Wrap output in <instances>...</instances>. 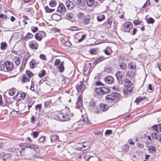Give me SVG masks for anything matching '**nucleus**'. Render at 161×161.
Segmentation results:
<instances>
[{"mask_svg":"<svg viewBox=\"0 0 161 161\" xmlns=\"http://www.w3.org/2000/svg\"><path fill=\"white\" fill-rule=\"evenodd\" d=\"M70 112L68 108H66L63 110L62 112L59 113L57 117L62 121H65L70 119L69 114Z\"/></svg>","mask_w":161,"mask_h":161,"instance_id":"nucleus-1","label":"nucleus"},{"mask_svg":"<svg viewBox=\"0 0 161 161\" xmlns=\"http://www.w3.org/2000/svg\"><path fill=\"white\" fill-rule=\"evenodd\" d=\"M120 97L119 93L117 92H114L111 94H108L105 97V100L108 103H114Z\"/></svg>","mask_w":161,"mask_h":161,"instance_id":"nucleus-2","label":"nucleus"},{"mask_svg":"<svg viewBox=\"0 0 161 161\" xmlns=\"http://www.w3.org/2000/svg\"><path fill=\"white\" fill-rule=\"evenodd\" d=\"M90 147V143L87 144L86 142L79 143L76 144V149L77 150L85 151Z\"/></svg>","mask_w":161,"mask_h":161,"instance_id":"nucleus-3","label":"nucleus"},{"mask_svg":"<svg viewBox=\"0 0 161 161\" xmlns=\"http://www.w3.org/2000/svg\"><path fill=\"white\" fill-rule=\"evenodd\" d=\"M124 31L126 32H129L130 29L133 27L132 23L130 22H127L125 23L123 25Z\"/></svg>","mask_w":161,"mask_h":161,"instance_id":"nucleus-4","label":"nucleus"},{"mask_svg":"<svg viewBox=\"0 0 161 161\" xmlns=\"http://www.w3.org/2000/svg\"><path fill=\"white\" fill-rule=\"evenodd\" d=\"M124 87L127 89L130 88L132 85V82L128 79H125L123 81Z\"/></svg>","mask_w":161,"mask_h":161,"instance_id":"nucleus-5","label":"nucleus"},{"mask_svg":"<svg viewBox=\"0 0 161 161\" xmlns=\"http://www.w3.org/2000/svg\"><path fill=\"white\" fill-rule=\"evenodd\" d=\"M6 69L7 71H9L12 70L14 68L13 64L9 61L5 62Z\"/></svg>","mask_w":161,"mask_h":161,"instance_id":"nucleus-6","label":"nucleus"},{"mask_svg":"<svg viewBox=\"0 0 161 161\" xmlns=\"http://www.w3.org/2000/svg\"><path fill=\"white\" fill-rule=\"evenodd\" d=\"M91 64L90 63H87L86 64L84 69V73L85 75H87L89 74L91 69Z\"/></svg>","mask_w":161,"mask_h":161,"instance_id":"nucleus-7","label":"nucleus"},{"mask_svg":"<svg viewBox=\"0 0 161 161\" xmlns=\"http://www.w3.org/2000/svg\"><path fill=\"white\" fill-rule=\"evenodd\" d=\"M65 4L67 8L69 10H72L75 6L74 4L69 0H67Z\"/></svg>","mask_w":161,"mask_h":161,"instance_id":"nucleus-8","label":"nucleus"},{"mask_svg":"<svg viewBox=\"0 0 161 161\" xmlns=\"http://www.w3.org/2000/svg\"><path fill=\"white\" fill-rule=\"evenodd\" d=\"M29 45L31 49L35 50L38 49L39 46L38 44L36 42H30L29 43Z\"/></svg>","mask_w":161,"mask_h":161,"instance_id":"nucleus-9","label":"nucleus"},{"mask_svg":"<svg viewBox=\"0 0 161 161\" xmlns=\"http://www.w3.org/2000/svg\"><path fill=\"white\" fill-rule=\"evenodd\" d=\"M66 10V8L65 5L62 3H60L57 8V10L58 12L60 13H62L65 12Z\"/></svg>","mask_w":161,"mask_h":161,"instance_id":"nucleus-10","label":"nucleus"},{"mask_svg":"<svg viewBox=\"0 0 161 161\" xmlns=\"http://www.w3.org/2000/svg\"><path fill=\"white\" fill-rule=\"evenodd\" d=\"M85 88V86L81 83L78 84L76 86V88L78 92H82Z\"/></svg>","mask_w":161,"mask_h":161,"instance_id":"nucleus-11","label":"nucleus"},{"mask_svg":"<svg viewBox=\"0 0 161 161\" xmlns=\"http://www.w3.org/2000/svg\"><path fill=\"white\" fill-rule=\"evenodd\" d=\"M115 75L118 80V81L122 83V78L123 75L122 73L120 72H118L116 73Z\"/></svg>","mask_w":161,"mask_h":161,"instance_id":"nucleus-12","label":"nucleus"},{"mask_svg":"<svg viewBox=\"0 0 161 161\" xmlns=\"http://www.w3.org/2000/svg\"><path fill=\"white\" fill-rule=\"evenodd\" d=\"M114 80L113 77L111 76H108L105 78V81L106 83L109 84L112 83Z\"/></svg>","mask_w":161,"mask_h":161,"instance_id":"nucleus-13","label":"nucleus"},{"mask_svg":"<svg viewBox=\"0 0 161 161\" xmlns=\"http://www.w3.org/2000/svg\"><path fill=\"white\" fill-rule=\"evenodd\" d=\"M153 129L157 132L159 131L161 132V124L158 125H156L153 126Z\"/></svg>","mask_w":161,"mask_h":161,"instance_id":"nucleus-14","label":"nucleus"},{"mask_svg":"<svg viewBox=\"0 0 161 161\" xmlns=\"http://www.w3.org/2000/svg\"><path fill=\"white\" fill-rule=\"evenodd\" d=\"M100 109L103 111L107 110L108 108V105L104 103L101 104L100 105Z\"/></svg>","mask_w":161,"mask_h":161,"instance_id":"nucleus-15","label":"nucleus"},{"mask_svg":"<svg viewBox=\"0 0 161 161\" xmlns=\"http://www.w3.org/2000/svg\"><path fill=\"white\" fill-rule=\"evenodd\" d=\"M38 62H37L34 59H32L29 63L30 66L31 68H33L36 66V65Z\"/></svg>","mask_w":161,"mask_h":161,"instance_id":"nucleus-16","label":"nucleus"},{"mask_svg":"<svg viewBox=\"0 0 161 161\" xmlns=\"http://www.w3.org/2000/svg\"><path fill=\"white\" fill-rule=\"evenodd\" d=\"M30 78L27 76V75H23L22 77L21 81L23 83H24L25 82L29 81L30 80Z\"/></svg>","mask_w":161,"mask_h":161,"instance_id":"nucleus-17","label":"nucleus"},{"mask_svg":"<svg viewBox=\"0 0 161 161\" xmlns=\"http://www.w3.org/2000/svg\"><path fill=\"white\" fill-rule=\"evenodd\" d=\"M5 62H4L3 61L0 62V70L5 71Z\"/></svg>","mask_w":161,"mask_h":161,"instance_id":"nucleus-18","label":"nucleus"},{"mask_svg":"<svg viewBox=\"0 0 161 161\" xmlns=\"http://www.w3.org/2000/svg\"><path fill=\"white\" fill-rule=\"evenodd\" d=\"M95 91L97 94L99 95H103L102 87L96 88Z\"/></svg>","mask_w":161,"mask_h":161,"instance_id":"nucleus-19","label":"nucleus"},{"mask_svg":"<svg viewBox=\"0 0 161 161\" xmlns=\"http://www.w3.org/2000/svg\"><path fill=\"white\" fill-rule=\"evenodd\" d=\"M50 139L51 142H53L54 141H57L58 139V136L56 134H53L50 136Z\"/></svg>","mask_w":161,"mask_h":161,"instance_id":"nucleus-20","label":"nucleus"},{"mask_svg":"<svg viewBox=\"0 0 161 161\" xmlns=\"http://www.w3.org/2000/svg\"><path fill=\"white\" fill-rule=\"evenodd\" d=\"M86 3L89 7L92 6L95 3V0H86Z\"/></svg>","mask_w":161,"mask_h":161,"instance_id":"nucleus-21","label":"nucleus"},{"mask_svg":"<svg viewBox=\"0 0 161 161\" xmlns=\"http://www.w3.org/2000/svg\"><path fill=\"white\" fill-rule=\"evenodd\" d=\"M14 60L15 63L17 66L19 65L20 64V59L19 57L17 56L15 57L14 58Z\"/></svg>","mask_w":161,"mask_h":161,"instance_id":"nucleus-22","label":"nucleus"},{"mask_svg":"<svg viewBox=\"0 0 161 161\" xmlns=\"http://www.w3.org/2000/svg\"><path fill=\"white\" fill-rule=\"evenodd\" d=\"M64 64V61L61 62L60 66L58 67H57L59 70V71L61 72L64 71V67L63 65Z\"/></svg>","mask_w":161,"mask_h":161,"instance_id":"nucleus-23","label":"nucleus"},{"mask_svg":"<svg viewBox=\"0 0 161 161\" xmlns=\"http://www.w3.org/2000/svg\"><path fill=\"white\" fill-rule=\"evenodd\" d=\"M83 23L85 25H87L89 24L91 21L87 17H85V18L82 20Z\"/></svg>","mask_w":161,"mask_h":161,"instance_id":"nucleus-24","label":"nucleus"},{"mask_svg":"<svg viewBox=\"0 0 161 161\" xmlns=\"http://www.w3.org/2000/svg\"><path fill=\"white\" fill-rule=\"evenodd\" d=\"M105 16L103 14L98 15L97 17V20L98 21L101 22L104 19Z\"/></svg>","mask_w":161,"mask_h":161,"instance_id":"nucleus-25","label":"nucleus"},{"mask_svg":"<svg viewBox=\"0 0 161 161\" xmlns=\"http://www.w3.org/2000/svg\"><path fill=\"white\" fill-rule=\"evenodd\" d=\"M26 148H30L31 149H34L35 150L38 148V147L33 144L27 145L25 147Z\"/></svg>","mask_w":161,"mask_h":161,"instance_id":"nucleus-26","label":"nucleus"},{"mask_svg":"<svg viewBox=\"0 0 161 161\" xmlns=\"http://www.w3.org/2000/svg\"><path fill=\"white\" fill-rule=\"evenodd\" d=\"M73 17V15L72 14L70 13H68L66 15V18L68 20L72 19Z\"/></svg>","mask_w":161,"mask_h":161,"instance_id":"nucleus-27","label":"nucleus"},{"mask_svg":"<svg viewBox=\"0 0 161 161\" xmlns=\"http://www.w3.org/2000/svg\"><path fill=\"white\" fill-rule=\"evenodd\" d=\"M102 88L103 94L107 93L110 91L108 87H102Z\"/></svg>","mask_w":161,"mask_h":161,"instance_id":"nucleus-28","label":"nucleus"},{"mask_svg":"<svg viewBox=\"0 0 161 161\" xmlns=\"http://www.w3.org/2000/svg\"><path fill=\"white\" fill-rule=\"evenodd\" d=\"M45 11L47 13H51L53 12L54 10V9L50 8L48 6H46L45 7Z\"/></svg>","mask_w":161,"mask_h":161,"instance_id":"nucleus-29","label":"nucleus"},{"mask_svg":"<svg viewBox=\"0 0 161 161\" xmlns=\"http://www.w3.org/2000/svg\"><path fill=\"white\" fill-rule=\"evenodd\" d=\"M35 38L37 40L40 41L42 38V36L40 35V33H38L35 34Z\"/></svg>","mask_w":161,"mask_h":161,"instance_id":"nucleus-30","label":"nucleus"},{"mask_svg":"<svg viewBox=\"0 0 161 161\" xmlns=\"http://www.w3.org/2000/svg\"><path fill=\"white\" fill-rule=\"evenodd\" d=\"M112 22L110 19H108V20L107 23L105 25V27L107 29H109L111 27Z\"/></svg>","mask_w":161,"mask_h":161,"instance_id":"nucleus-31","label":"nucleus"},{"mask_svg":"<svg viewBox=\"0 0 161 161\" xmlns=\"http://www.w3.org/2000/svg\"><path fill=\"white\" fill-rule=\"evenodd\" d=\"M17 96L19 97V99H24L25 97V93L23 92L22 93H19Z\"/></svg>","mask_w":161,"mask_h":161,"instance_id":"nucleus-32","label":"nucleus"},{"mask_svg":"<svg viewBox=\"0 0 161 161\" xmlns=\"http://www.w3.org/2000/svg\"><path fill=\"white\" fill-rule=\"evenodd\" d=\"M105 58H104V57L101 56L100 57L98 58L97 60L95 61L94 63L96 62V63H99L101 61L104 60Z\"/></svg>","mask_w":161,"mask_h":161,"instance_id":"nucleus-33","label":"nucleus"},{"mask_svg":"<svg viewBox=\"0 0 161 161\" xmlns=\"http://www.w3.org/2000/svg\"><path fill=\"white\" fill-rule=\"evenodd\" d=\"M120 67L122 69L125 70L127 68L126 65L125 63L122 62L119 64Z\"/></svg>","mask_w":161,"mask_h":161,"instance_id":"nucleus-34","label":"nucleus"},{"mask_svg":"<svg viewBox=\"0 0 161 161\" xmlns=\"http://www.w3.org/2000/svg\"><path fill=\"white\" fill-rule=\"evenodd\" d=\"M26 74L25 75H27V76L29 77L30 78H31V77L33 75V74L29 70L26 71Z\"/></svg>","mask_w":161,"mask_h":161,"instance_id":"nucleus-35","label":"nucleus"},{"mask_svg":"<svg viewBox=\"0 0 161 161\" xmlns=\"http://www.w3.org/2000/svg\"><path fill=\"white\" fill-rule=\"evenodd\" d=\"M1 48L2 50H4L7 46V44L5 42H2L1 44Z\"/></svg>","mask_w":161,"mask_h":161,"instance_id":"nucleus-36","label":"nucleus"},{"mask_svg":"<svg viewBox=\"0 0 161 161\" xmlns=\"http://www.w3.org/2000/svg\"><path fill=\"white\" fill-rule=\"evenodd\" d=\"M85 14L82 12H79L77 14V17L79 19H81L84 17Z\"/></svg>","mask_w":161,"mask_h":161,"instance_id":"nucleus-37","label":"nucleus"},{"mask_svg":"<svg viewBox=\"0 0 161 161\" xmlns=\"http://www.w3.org/2000/svg\"><path fill=\"white\" fill-rule=\"evenodd\" d=\"M57 2L55 1H51L49 3V5L51 7H54L56 6Z\"/></svg>","mask_w":161,"mask_h":161,"instance_id":"nucleus-38","label":"nucleus"},{"mask_svg":"<svg viewBox=\"0 0 161 161\" xmlns=\"http://www.w3.org/2000/svg\"><path fill=\"white\" fill-rule=\"evenodd\" d=\"M148 149L150 151H155L156 147L153 145H149L148 146Z\"/></svg>","mask_w":161,"mask_h":161,"instance_id":"nucleus-39","label":"nucleus"},{"mask_svg":"<svg viewBox=\"0 0 161 161\" xmlns=\"http://www.w3.org/2000/svg\"><path fill=\"white\" fill-rule=\"evenodd\" d=\"M7 155H4V153L2 152V153H0V158H2L3 160H5L7 158Z\"/></svg>","mask_w":161,"mask_h":161,"instance_id":"nucleus-40","label":"nucleus"},{"mask_svg":"<svg viewBox=\"0 0 161 161\" xmlns=\"http://www.w3.org/2000/svg\"><path fill=\"white\" fill-rule=\"evenodd\" d=\"M53 18L56 19V20H59L60 19V16L57 14H54L53 15Z\"/></svg>","mask_w":161,"mask_h":161,"instance_id":"nucleus-41","label":"nucleus"},{"mask_svg":"<svg viewBox=\"0 0 161 161\" xmlns=\"http://www.w3.org/2000/svg\"><path fill=\"white\" fill-rule=\"evenodd\" d=\"M143 99V98L140 97H139L135 101V102L137 103H138L142 101Z\"/></svg>","mask_w":161,"mask_h":161,"instance_id":"nucleus-42","label":"nucleus"},{"mask_svg":"<svg viewBox=\"0 0 161 161\" xmlns=\"http://www.w3.org/2000/svg\"><path fill=\"white\" fill-rule=\"evenodd\" d=\"M129 148V145L128 144H125L123 147V150L124 151L128 150Z\"/></svg>","mask_w":161,"mask_h":161,"instance_id":"nucleus-43","label":"nucleus"},{"mask_svg":"<svg viewBox=\"0 0 161 161\" xmlns=\"http://www.w3.org/2000/svg\"><path fill=\"white\" fill-rule=\"evenodd\" d=\"M79 127V124L77 123L74 124L72 126V129L73 130H77Z\"/></svg>","mask_w":161,"mask_h":161,"instance_id":"nucleus-44","label":"nucleus"},{"mask_svg":"<svg viewBox=\"0 0 161 161\" xmlns=\"http://www.w3.org/2000/svg\"><path fill=\"white\" fill-rule=\"evenodd\" d=\"M16 92V91L15 89H12L9 91V93L11 96H13L15 94Z\"/></svg>","mask_w":161,"mask_h":161,"instance_id":"nucleus-45","label":"nucleus"},{"mask_svg":"<svg viewBox=\"0 0 161 161\" xmlns=\"http://www.w3.org/2000/svg\"><path fill=\"white\" fill-rule=\"evenodd\" d=\"M77 2L80 6H83L84 5V3L82 0H77Z\"/></svg>","mask_w":161,"mask_h":161,"instance_id":"nucleus-46","label":"nucleus"},{"mask_svg":"<svg viewBox=\"0 0 161 161\" xmlns=\"http://www.w3.org/2000/svg\"><path fill=\"white\" fill-rule=\"evenodd\" d=\"M152 137L154 139L157 140L158 136L155 132H153L151 134Z\"/></svg>","mask_w":161,"mask_h":161,"instance_id":"nucleus-47","label":"nucleus"},{"mask_svg":"<svg viewBox=\"0 0 161 161\" xmlns=\"http://www.w3.org/2000/svg\"><path fill=\"white\" fill-rule=\"evenodd\" d=\"M76 104H78L79 107L82 106V104L81 100L80 99V96L79 97L78 101L77 102Z\"/></svg>","mask_w":161,"mask_h":161,"instance_id":"nucleus-48","label":"nucleus"},{"mask_svg":"<svg viewBox=\"0 0 161 161\" xmlns=\"http://www.w3.org/2000/svg\"><path fill=\"white\" fill-rule=\"evenodd\" d=\"M60 60L59 59H56L54 62V65L55 66H57L59 64H60Z\"/></svg>","mask_w":161,"mask_h":161,"instance_id":"nucleus-49","label":"nucleus"},{"mask_svg":"<svg viewBox=\"0 0 161 161\" xmlns=\"http://www.w3.org/2000/svg\"><path fill=\"white\" fill-rule=\"evenodd\" d=\"M87 121V119L86 118H83L81 119L80 122L82 124H84L86 123Z\"/></svg>","mask_w":161,"mask_h":161,"instance_id":"nucleus-50","label":"nucleus"},{"mask_svg":"<svg viewBox=\"0 0 161 161\" xmlns=\"http://www.w3.org/2000/svg\"><path fill=\"white\" fill-rule=\"evenodd\" d=\"M51 104V101L49 100L46 101L44 103V105L45 107H47L49 106Z\"/></svg>","mask_w":161,"mask_h":161,"instance_id":"nucleus-51","label":"nucleus"},{"mask_svg":"<svg viewBox=\"0 0 161 161\" xmlns=\"http://www.w3.org/2000/svg\"><path fill=\"white\" fill-rule=\"evenodd\" d=\"M25 36L26 38L30 39L31 38L33 37V35L31 33H28Z\"/></svg>","mask_w":161,"mask_h":161,"instance_id":"nucleus-52","label":"nucleus"},{"mask_svg":"<svg viewBox=\"0 0 161 161\" xmlns=\"http://www.w3.org/2000/svg\"><path fill=\"white\" fill-rule=\"evenodd\" d=\"M147 22L148 24H153L154 22V20L152 18H149L147 19Z\"/></svg>","mask_w":161,"mask_h":161,"instance_id":"nucleus-53","label":"nucleus"},{"mask_svg":"<svg viewBox=\"0 0 161 161\" xmlns=\"http://www.w3.org/2000/svg\"><path fill=\"white\" fill-rule=\"evenodd\" d=\"M42 107L41 104H38L36 105L35 107L36 109L37 110L38 109L39 111H40Z\"/></svg>","mask_w":161,"mask_h":161,"instance_id":"nucleus-54","label":"nucleus"},{"mask_svg":"<svg viewBox=\"0 0 161 161\" xmlns=\"http://www.w3.org/2000/svg\"><path fill=\"white\" fill-rule=\"evenodd\" d=\"M46 73V71L45 70H42L41 73H40L39 75L40 77H42L44 76Z\"/></svg>","mask_w":161,"mask_h":161,"instance_id":"nucleus-55","label":"nucleus"},{"mask_svg":"<svg viewBox=\"0 0 161 161\" xmlns=\"http://www.w3.org/2000/svg\"><path fill=\"white\" fill-rule=\"evenodd\" d=\"M141 21L138 20H135L133 21V23L135 25H137L140 24L141 23Z\"/></svg>","mask_w":161,"mask_h":161,"instance_id":"nucleus-56","label":"nucleus"},{"mask_svg":"<svg viewBox=\"0 0 161 161\" xmlns=\"http://www.w3.org/2000/svg\"><path fill=\"white\" fill-rule=\"evenodd\" d=\"M30 57L29 55L28 54H27L25 55L24 57V60L25 61V62L26 63V61L28 60V59Z\"/></svg>","mask_w":161,"mask_h":161,"instance_id":"nucleus-57","label":"nucleus"},{"mask_svg":"<svg viewBox=\"0 0 161 161\" xmlns=\"http://www.w3.org/2000/svg\"><path fill=\"white\" fill-rule=\"evenodd\" d=\"M40 58L43 60H46L47 59V58L45 55L43 54H41L40 55Z\"/></svg>","mask_w":161,"mask_h":161,"instance_id":"nucleus-58","label":"nucleus"},{"mask_svg":"<svg viewBox=\"0 0 161 161\" xmlns=\"http://www.w3.org/2000/svg\"><path fill=\"white\" fill-rule=\"evenodd\" d=\"M86 37V35H83L81 37V38L78 40L79 42H80L84 40Z\"/></svg>","mask_w":161,"mask_h":161,"instance_id":"nucleus-59","label":"nucleus"},{"mask_svg":"<svg viewBox=\"0 0 161 161\" xmlns=\"http://www.w3.org/2000/svg\"><path fill=\"white\" fill-rule=\"evenodd\" d=\"M45 137L44 136H41L39 139L38 141L40 142H42L44 141L45 139Z\"/></svg>","mask_w":161,"mask_h":161,"instance_id":"nucleus-60","label":"nucleus"},{"mask_svg":"<svg viewBox=\"0 0 161 161\" xmlns=\"http://www.w3.org/2000/svg\"><path fill=\"white\" fill-rule=\"evenodd\" d=\"M38 30V28L37 27H32L31 31L33 32H35Z\"/></svg>","mask_w":161,"mask_h":161,"instance_id":"nucleus-61","label":"nucleus"},{"mask_svg":"<svg viewBox=\"0 0 161 161\" xmlns=\"http://www.w3.org/2000/svg\"><path fill=\"white\" fill-rule=\"evenodd\" d=\"M129 67L130 69L131 70H132V69H135L136 68V66H133L131 64H128Z\"/></svg>","mask_w":161,"mask_h":161,"instance_id":"nucleus-62","label":"nucleus"},{"mask_svg":"<svg viewBox=\"0 0 161 161\" xmlns=\"http://www.w3.org/2000/svg\"><path fill=\"white\" fill-rule=\"evenodd\" d=\"M39 134V132L37 131H34L33 133V135L35 137H37Z\"/></svg>","mask_w":161,"mask_h":161,"instance_id":"nucleus-63","label":"nucleus"},{"mask_svg":"<svg viewBox=\"0 0 161 161\" xmlns=\"http://www.w3.org/2000/svg\"><path fill=\"white\" fill-rule=\"evenodd\" d=\"M112 133V130H107L105 132V135L110 134Z\"/></svg>","mask_w":161,"mask_h":161,"instance_id":"nucleus-64","label":"nucleus"}]
</instances>
